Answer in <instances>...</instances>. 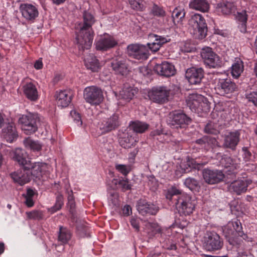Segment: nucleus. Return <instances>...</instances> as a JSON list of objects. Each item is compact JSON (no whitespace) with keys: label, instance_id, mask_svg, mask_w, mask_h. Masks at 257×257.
I'll return each mask as SVG.
<instances>
[{"label":"nucleus","instance_id":"1","mask_svg":"<svg viewBox=\"0 0 257 257\" xmlns=\"http://www.w3.org/2000/svg\"><path fill=\"white\" fill-rule=\"evenodd\" d=\"M167 199L174 200V203L180 215L187 216L191 214L195 210L196 201L188 194L181 193L177 188L173 187L166 195Z\"/></svg>","mask_w":257,"mask_h":257},{"label":"nucleus","instance_id":"2","mask_svg":"<svg viewBox=\"0 0 257 257\" xmlns=\"http://www.w3.org/2000/svg\"><path fill=\"white\" fill-rule=\"evenodd\" d=\"M95 22L93 16L89 12L84 11L83 15V24L76 37L75 42L78 47L89 48L93 41V32L91 27Z\"/></svg>","mask_w":257,"mask_h":257},{"label":"nucleus","instance_id":"3","mask_svg":"<svg viewBox=\"0 0 257 257\" xmlns=\"http://www.w3.org/2000/svg\"><path fill=\"white\" fill-rule=\"evenodd\" d=\"M189 25L190 32L196 38L202 39L207 35V24L200 14H195L192 16L189 21Z\"/></svg>","mask_w":257,"mask_h":257},{"label":"nucleus","instance_id":"4","mask_svg":"<svg viewBox=\"0 0 257 257\" xmlns=\"http://www.w3.org/2000/svg\"><path fill=\"white\" fill-rule=\"evenodd\" d=\"M167 122L172 128H184L192 122V119L182 111H174L169 113Z\"/></svg>","mask_w":257,"mask_h":257},{"label":"nucleus","instance_id":"5","mask_svg":"<svg viewBox=\"0 0 257 257\" xmlns=\"http://www.w3.org/2000/svg\"><path fill=\"white\" fill-rule=\"evenodd\" d=\"M39 121L38 114L28 113L20 117L19 123L21 125L22 130L25 134L31 135L37 131Z\"/></svg>","mask_w":257,"mask_h":257},{"label":"nucleus","instance_id":"6","mask_svg":"<svg viewBox=\"0 0 257 257\" xmlns=\"http://www.w3.org/2000/svg\"><path fill=\"white\" fill-rule=\"evenodd\" d=\"M215 90L219 95L230 97L237 90V86L230 78H219L215 87Z\"/></svg>","mask_w":257,"mask_h":257},{"label":"nucleus","instance_id":"7","mask_svg":"<svg viewBox=\"0 0 257 257\" xmlns=\"http://www.w3.org/2000/svg\"><path fill=\"white\" fill-rule=\"evenodd\" d=\"M206 99L201 95L190 94L187 100V105L192 111L199 113L207 112L209 110V106Z\"/></svg>","mask_w":257,"mask_h":257},{"label":"nucleus","instance_id":"8","mask_svg":"<svg viewBox=\"0 0 257 257\" xmlns=\"http://www.w3.org/2000/svg\"><path fill=\"white\" fill-rule=\"evenodd\" d=\"M83 97L86 102L92 105H99L103 99L101 89L96 86L86 87L83 91Z\"/></svg>","mask_w":257,"mask_h":257},{"label":"nucleus","instance_id":"9","mask_svg":"<svg viewBox=\"0 0 257 257\" xmlns=\"http://www.w3.org/2000/svg\"><path fill=\"white\" fill-rule=\"evenodd\" d=\"M223 241L220 236L215 232H209L204 237V246L210 251H214L221 249Z\"/></svg>","mask_w":257,"mask_h":257},{"label":"nucleus","instance_id":"10","mask_svg":"<svg viewBox=\"0 0 257 257\" xmlns=\"http://www.w3.org/2000/svg\"><path fill=\"white\" fill-rule=\"evenodd\" d=\"M170 90L166 86L154 87L149 92V97L152 101L157 103H164L168 100Z\"/></svg>","mask_w":257,"mask_h":257},{"label":"nucleus","instance_id":"11","mask_svg":"<svg viewBox=\"0 0 257 257\" xmlns=\"http://www.w3.org/2000/svg\"><path fill=\"white\" fill-rule=\"evenodd\" d=\"M120 124L119 116L114 113L109 117L102 119L98 123V127L102 134H106L115 130Z\"/></svg>","mask_w":257,"mask_h":257},{"label":"nucleus","instance_id":"12","mask_svg":"<svg viewBox=\"0 0 257 257\" xmlns=\"http://www.w3.org/2000/svg\"><path fill=\"white\" fill-rule=\"evenodd\" d=\"M25 168L30 172L31 177H33L34 179L40 180L47 171L48 165L43 162L33 163L30 161Z\"/></svg>","mask_w":257,"mask_h":257},{"label":"nucleus","instance_id":"13","mask_svg":"<svg viewBox=\"0 0 257 257\" xmlns=\"http://www.w3.org/2000/svg\"><path fill=\"white\" fill-rule=\"evenodd\" d=\"M224 176L222 171L217 169H206L203 171V179L205 182L209 184H215L221 182Z\"/></svg>","mask_w":257,"mask_h":257},{"label":"nucleus","instance_id":"14","mask_svg":"<svg viewBox=\"0 0 257 257\" xmlns=\"http://www.w3.org/2000/svg\"><path fill=\"white\" fill-rule=\"evenodd\" d=\"M240 133L239 130L230 132L224 136L223 147L235 151L240 141Z\"/></svg>","mask_w":257,"mask_h":257},{"label":"nucleus","instance_id":"15","mask_svg":"<svg viewBox=\"0 0 257 257\" xmlns=\"http://www.w3.org/2000/svg\"><path fill=\"white\" fill-rule=\"evenodd\" d=\"M212 49H202L201 55L204 59V63L209 67L216 68L220 67L221 61L220 57Z\"/></svg>","mask_w":257,"mask_h":257},{"label":"nucleus","instance_id":"16","mask_svg":"<svg viewBox=\"0 0 257 257\" xmlns=\"http://www.w3.org/2000/svg\"><path fill=\"white\" fill-rule=\"evenodd\" d=\"M137 207L139 213L143 216L147 214L155 215L159 211L158 206L144 199L138 201Z\"/></svg>","mask_w":257,"mask_h":257},{"label":"nucleus","instance_id":"17","mask_svg":"<svg viewBox=\"0 0 257 257\" xmlns=\"http://www.w3.org/2000/svg\"><path fill=\"white\" fill-rule=\"evenodd\" d=\"M10 176L15 183H17L21 186L28 183L31 180L30 172L24 167H22L17 171L12 173Z\"/></svg>","mask_w":257,"mask_h":257},{"label":"nucleus","instance_id":"18","mask_svg":"<svg viewBox=\"0 0 257 257\" xmlns=\"http://www.w3.org/2000/svg\"><path fill=\"white\" fill-rule=\"evenodd\" d=\"M20 10L22 16L29 21L34 22L39 15L37 8L32 4H22L20 5Z\"/></svg>","mask_w":257,"mask_h":257},{"label":"nucleus","instance_id":"19","mask_svg":"<svg viewBox=\"0 0 257 257\" xmlns=\"http://www.w3.org/2000/svg\"><path fill=\"white\" fill-rule=\"evenodd\" d=\"M22 90L25 96L30 101L35 102L37 101L40 97L36 85L32 82L25 83L23 87Z\"/></svg>","mask_w":257,"mask_h":257},{"label":"nucleus","instance_id":"20","mask_svg":"<svg viewBox=\"0 0 257 257\" xmlns=\"http://www.w3.org/2000/svg\"><path fill=\"white\" fill-rule=\"evenodd\" d=\"M204 77V70L201 68H192L188 69L186 73V77L191 84H199Z\"/></svg>","mask_w":257,"mask_h":257},{"label":"nucleus","instance_id":"21","mask_svg":"<svg viewBox=\"0 0 257 257\" xmlns=\"http://www.w3.org/2000/svg\"><path fill=\"white\" fill-rule=\"evenodd\" d=\"M154 70L158 74L165 77H170L175 73L174 66L166 61L161 64H157L154 66Z\"/></svg>","mask_w":257,"mask_h":257},{"label":"nucleus","instance_id":"22","mask_svg":"<svg viewBox=\"0 0 257 257\" xmlns=\"http://www.w3.org/2000/svg\"><path fill=\"white\" fill-rule=\"evenodd\" d=\"M73 92L70 90H61L56 94V100L58 106L65 107L72 101Z\"/></svg>","mask_w":257,"mask_h":257},{"label":"nucleus","instance_id":"23","mask_svg":"<svg viewBox=\"0 0 257 257\" xmlns=\"http://www.w3.org/2000/svg\"><path fill=\"white\" fill-rule=\"evenodd\" d=\"M84 62L87 69L93 72H97L100 69L99 61L93 54L89 53L84 55Z\"/></svg>","mask_w":257,"mask_h":257},{"label":"nucleus","instance_id":"24","mask_svg":"<svg viewBox=\"0 0 257 257\" xmlns=\"http://www.w3.org/2000/svg\"><path fill=\"white\" fill-rule=\"evenodd\" d=\"M149 39L150 42L147 43L149 48H152L154 47L155 48H160L171 40L168 37H164L153 34L149 35Z\"/></svg>","mask_w":257,"mask_h":257},{"label":"nucleus","instance_id":"25","mask_svg":"<svg viewBox=\"0 0 257 257\" xmlns=\"http://www.w3.org/2000/svg\"><path fill=\"white\" fill-rule=\"evenodd\" d=\"M149 39L150 42L147 43L149 48H152L154 47L155 48H160L171 40L168 37H164L153 34L149 35Z\"/></svg>","mask_w":257,"mask_h":257},{"label":"nucleus","instance_id":"26","mask_svg":"<svg viewBox=\"0 0 257 257\" xmlns=\"http://www.w3.org/2000/svg\"><path fill=\"white\" fill-rule=\"evenodd\" d=\"M250 184V181L248 180H235L230 184L229 190L234 192L237 195H240L246 192L247 188Z\"/></svg>","mask_w":257,"mask_h":257},{"label":"nucleus","instance_id":"27","mask_svg":"<svg viewBox=\"0 0 257 257\" xmlns=\"http://www.w3.org/2000/svg\"><path fill=\"white\" fill-rule=\"evenodd\" d=\"M3 134L5 139L9 143L14 142L18 136L13 123H8L7 127L3 129Z\"/></svg>","mask_w":257,"mask_h":257},{"label":"nucleus","instance_id":"28","mask_svg":"<svg viewBox=\"0 0 257 257\" xmlns=\"http://www.w3.org/2000/svg\"><path fill=\"white\" fill-rule=\"evenodd\" d=\"M189 7L191 9L205 13L209 11L210 4L207 0H191Z\"/></svg>","mask_w":257,"mask_h":257},{"label":"nucleus","instance_id":"29","mask_svg":"<svg viewBox=\"0 0 257 257\" xmlns=\"http://www.w3.org/2000/svg\"><path fill=\"white\" fill-rule=\"evenodd\" d=\"M208 162L207 158L204 156L202 158H196L195 159L188 158L186 165L190 168L199 170L206 165Z\"/></svg>","mask_w":257,"mask_h":257},{"label":"nucleus","instance_id":"30","mask_svg":"<svg viewBox=\"0 0 257 257\" xmlns=\"http://www.w3.org/2000/svg\"><path fill=\"white\" fill-rule=\"evenodd\" d=\"M13 159L17 161L22 167L25 168L31 161L27 158L25 151L20 148H17L14 152Z\"/></svg>","mask_w":257,"mask_h":257},{"label":"nucleus","instance_id":"31","mask_svg":"<svg viewBox=\"0 0 257 257\" xmlns=\"http://www.w3.org/2000/svg\"><path fill=\"white\" fill-rule=\"evenodd\" d=\"M127 53L130 57L142 61L147 59L150 55L148 49H127Z\"/></svg>","mask_w":257,"mask_h":257},{"label":"nucleus","instance_id":"32","mask_svg":"<svg viewBox=\"0 0 257 257\" xmlns=\"http://www.w3.org/2000/svg\"><path fill=\"white\" fill-rule=\"evenodd\" d=\"M111 67L116 74L124 75L128 71L126 60L122 59L114 60L111 62Z\"/></svg>","mask_w":257,"mask_h":257},{"label":"nucleus","instance_id":"33","mask_svg":"<svg viewBox=\"0 0 257 257\" xmlns=\"http://www.w3.org/2000/svg\"><path fill=\"white\" fill-rule=\"evenodd\" d=\"M72 236V233L70 230L66 227H59L58 239L62 244H67L71 239Z\"/></svg>","mask_w":257,"mask_h":257},{"label":"nucleus","instance_id":"34","mask_svg":"<svg viewBox=\"0 0 257 257\" xmlns=\"http://www.w3.org/2000/svg\"><path fill=\"white\" fill-rule=\"evenodd\" d=\"M137 141L129 133L124 134V136L120 138L119 144L124 149H128L134 146Z\"/></svg>","mask_w":257,"mask_h":257},{"label":"nucleus","instance_id":"35","mask_svg":"<svg viewBox=\"0 0 257 257\" xmlns=\"http://www.w3.org/2000/svg\"><path fill=\"white\" fill-rule=\"evenodd\" d=\"M232 225L229 222L223 228L224 237L230 244L234 245L235 243L234 237L236 234L232 228Z\"/></svg>","mask_w":257,"mask_h":257},{"label":"nucleus","instance_id":"36","mask_svg":"<svg viewBox=\"0 0 257 257\" xmlns=\"http://www.w3.org/2000/svg\"><path fill=\"white\" fill-rule=\"evenodd\" d=\"M97 44L96 48H111L117 46V42L112 37L108 36L102 39Z\"/></svg>","mask_w":257,"mask_h":257},{"label":"nucleus","instance_id":"37","mask_svg":"<svg viewBox=\"0 0 257 257\" xmlns=\"http://www.w3.org/2000/svg\"><path fill=\"white\" fill-rule=\"evenodd\" d=\"M216 10L223 15H229L234 10V6L230 2L220 3L217 5Z\"/></svg>","mask_w":257,"mask_h":257},{"label":"nucleus","instance_id":"38","mask_svg":"<svg viewBox=\"0 0 257 257\" xmlns=\"http://www.w3.org/2000/svg\"><path fill=\"white\" fill-rule=\"evenodd\" d=\"M137 92L138 90L133 87H124L122 90L120 92V95L122 99L125 100L126 101H130L133 99Z\"/></svg>","mask_w":257,"mask_h":257},{"label":"nucleus","instance_id":"39","mask_svg":"<svg viewBox=\"0 0 257 257\" xmlns=\"http://www.w3.org/2000/svg\"><path fill=\"white\" fill-rule=\"evenodd\" d=\"M231 68V74L233 77L238 78L243 71V62L240 59L236 60L234 63L232 64Z\"/></svg>","mask_w":257,"mask_h":257},{"label":"nucleus","instance_id":"40","mask_svg":"<svg viewBox=\"0 0 257 257\" xmlns=\"http://www.w3.org/2000/svg\"><path fill=\"white\" fill-rule=\"evenodd\" d=\"M112 183L114 185V188L119 187L123 192L131 189V185L129 184L128 179H113L112 180Z\"/></svg>","mask_w":257,"mask_h":257},{"label":"nucleus","instance_id":"41","mask_svg":"<svg viewBox=\"0 0 257 257\" xmlns=\"http://www.w3.org/2000/svg\"><path fill=\"white\" fill-rule=\"evenodd\" d=\"M130 127L134 132L141 134L148 129L149 124L139 121H132L130 124Z\"/></svg>","mask_w":257,"mask_h":257},{"label":"nucleus","instance_id":"42","mask_svg":"<svg viewBox=\"0 0 257 257\" xmlns=\"http://www.w3.org/2000/svg\"><path fill=\"white\" fill-rule=\"evenodd\" d=\"M24 144L26 148L29 149L34 152H38L41 150L42 146L39 142L32 140L30 137L25 139Z\"/></svg>","mask_w":257,"mask_h":257},{"label":"nucleus","instance_id":"43","mask_svg":"<svg viewBox=\"0 0 257 257\" xmlns=\"http://www.w3.org/2000/svg\"><path fill=\"white\" fill-rule=\"evenodd\" d=\"M185 16V12L183 9L180 7L176 8L172 13V18L174 25L181 21Z\"/></svg>","mask_w":257,"mask_h":257},{"label":"nucleus","instance_id":"44","mask_svg":"<svg viewBox=\"0 0 257 257\" xmlns=\"http://www.w3.org/2000/svg\"><path fill=\"white\" fill-rule=\"evenodd\" d=\"M157 231L161 235L160 242H165L166 240L169 239V237L172 235V229L170 227L162 229L160 226H158Z\"/></svg>","mask_w":257,"mask_h":257},{"label":"nucleus","instance_id":"45","mask_svg":"<svg viewBox=\"0 0 257 257\" xmlns=\"http://www.w3.org/2000/svg\"><path fill=\"white\" fill-rule=\"evenodd\" d=\"M232 225L233 229L235 230V232L238 236L242 237L243 239H245L247 237V235L245 234L242 230V227L240 222L238 220L232 221L229 222Z\"/></svg>","mask_w":257,"mask_h":257},{"label":"nucleus","instance_id":"46","mask_svg":"<svg viewBox=\"0 0 257 257\" xmlns=\"http://www.w3.org/2000/svg\"><path fill=\"white\" fill-rule=\"evenodd\" d=\"M184 184L192 191H198L200 188L198 182L193 178H188L186 179Z\"/></svg>","mask_w":257,"mask_h":257},{"label":"nucleus","instance_id":"47","mask_svg":"<svg viewBox=\"0 0 257 257\" xmlns=\"http://www.w3.org/2000/svg\"><path fill=\"white\" fill-rule=\"evenodd\" d=\"M131 7L138 11H143L146 8L145 2L143 0H128Z\"/></svg>","mask_w":257,"mask_h":257},{"label":"nucleus","instance_id":"48","mask_svg":"<svg viewBox=\"0 0 257 257\" xmlns=\"http://www.w3.org/2000/svg\"><path fill=\"white\" fill-rule=\"evenodd\" d=\"M27 217L30 219L41 220L43 219L44 215L43 212L41 210H34L30 212H27Z\"/></svg>","mask_w":257,"mask_h":257},{"label":"nucleus","instance_id":"49","mask_svg":"<svg viewBox=\"0 0 257 257\" xmlns=\"http://www.w3.org/2000/svg\"><path fill=\"white\" fill-rule=\"evenodd\" d=\"M64 204L63 197L62 194H58L56 197V203L55 205L51 208L50 211L52 212H55L59 210Z\"/></svg>","mask_w":257,"mask_h":257},{"label":"nucleus","instance_id":"50","mask_svg":"<svg viewBox=\"0 0 257 257\" xmlns=\"http://www.w3.org/2000/svg\"><path fill=\"white\" fill-rule=\"evenodd\" d=\"M151 13L153 16L159 17H164L166 15V12L164 9L156 4H154L152 8Z\"/></svg>","mask_w":257,"mask_h":257},{"label":"nucleus","instance_id":"51","mask_svg":"<svg viewBox=\"0 0 257 257\" xmlns=\"http://www.w3.org/2000/svg\"><path fill=\"white\" fill-rule=\"evenodd\" d=\"M245 95L248 102L252 103L253 106L257 108V90L247 93Z\"/></svg>","mask_w":257,"mask_h":257},{"label":"nucleus","instance_id":"52","mask_svg":"<svg viewBox=\"0 0 257 257\" xmlns=\"http://www.w3.org/2000/svg\"><path fill=\"white\" fill-rule=\"evenodd\" d=\"M216 125L214 123H207L204 128V132L209 134L217 135L219 133V131L216 128Z\"/></svg>","mask_w":257,"mask_h":257},{"label":"nucleus","instance_id":"53","mask_svg":"<svg viewBox=\"0 0 257 257\" xmlns=\"http://www.w3.org/2000/svg\"><path fill=\"white\" fill-rule=\"evenodd\" d=\"M70 115L73 119L74 121L78 126H81L82 124V121L81 118L80 114L75 110H72L70 112Z\"/></svg>","mask_w":257,"mask_h":257},{"label":"nucleus","instance_id":"54","mask_svg":"<svg viewBox=\"0 0 257 257\" xmlns=\"http://www.w3.org/2000/svg\"><path fill=\"white\" fill-rule=\"evenodd\" d=\"M116 170L124 176H126L130 171L125 165L117 164L115 165Z\"/></svg>","mask_w":257,"mask_h":257},{"label":"nucleus","instance_id":"55","mask_svg":"<svg viewBox=\"0 0 257 257\" xmlns=\"http://www.w3.org/2000/svg\"><path fill=\"white\" fill-rule=\"evenodd\" d=\"M163 243V247L168 250H176L177 246L175 244L172 242L171 240L168 239L165 242H162Z\"/></svg>","mask_w":257,"mask_h":257},{"label":"nucleus","instance_id":"56","mask_svg":"<svg viewBox=\"0 0 257 257\" xmlns=\"http://www.w3.org/2000/svg\"><path fill=\"white\" fill-rule=\"evenodd\" d=\"M236 19L242 23H246L247 20V15L246 11H242L241 12H238L236 16Z\"/></svg>","mask_w":257,"mask_h":257},{"label":"nucleus","instance_id":"57","mask_svg":"<svg viewBox=\"0 0 257 257\" xmlns=\"http://www.w3.org/2000/svg\"><path fill=\"white\" fill-rule=\"evenodd\" d=\"M242 151L243 153L242 156L245 161H249L252 159V154L249 151L248 149L246 147H243L242 149Z\"/></svg>","mask_w":257,"mask_h":257},{"label":"nucleus","instance_id":"58","mask_svg":"<svg viewBox=\"0 0 257 257\" xmlns=\"http://www.w3.org/2000/svg\"><path fill=\"white\" fill-rule=\"evenodd\" d=\"M109 201L111 202V203L116 206L118 204V195L116 193H111L109 197L108 198Z\"/></svg>","mask_w":257,"mask_h":257},{"label":"nucleus","instance_id":"59","mask_svg":"<svg viewBox=\"0 0 257 257\" xmlns=\"http://www.w3.org/2000/svg\"><path fill=\"white\" fill-rule=\"evenodd\" d=\"M207 138L210 149H214L215 147L219 146L218 142L215 138L209 137H207Z\"/></svg>","mask_w":257,"mask_h":257},{"label":"nucleus","instance_id":"60","mask_svg":"<svg viewBox=\"0 0 257 257\" xmlns=\"http://www.w3.org/2000/svg\"><path fill=\"white\" fill-rule=\"evenodd\" d=\"M131 224L137 231L140 230V220L135 218H132L131 220Z\"/></svg>","mask_w":257,"mask_h":257},{"label":"nucleus","instance_id":"61","mask_svg":"<svg viewBox=\"0 0 257 257\" xmlns=\"http://www.w3.org/2000/svg\"><path fill=\"white\" fill-rule=\"evenodd\" d=\"M122 214L124 216H129L132 213V208L128 205H125L122 209Z\"/></svg>","mask_w":257,"mask_h":257},{"label":"nucleus","instance_id":"62","mask_svg":"<svg viewBox=\"0 0 257 257\" xmlns=\"http://www.w3.org/2000/svg\"><path fill=\"white\" fill-rule=\"evenodd\" d=\"M67 206L69 208V212L72 214V216H74L75 208V201H68Z\"/></svg>","mask_w":257,"mask_h":257},{"label":"nucleus","instance_id":"63","mask_svg":"<svg viewBox=\"0 0 257 257\" xmlns=\"http://www.w3.org/2000/svg\"><path fill=\"white\" fill-rule=\"evenodd\" d=\"M139 152L138 149H135L128 154V159L130 162H133Z\"/></svg>","mask_w":257,"mask_h":257},{"label":"nucleus","instance_id":"64","mask_svg":"<svg viewBox=\"0 0 257 257\" xmlns=\"http://www.w3.org/2000/svg\"><path fill=\"white\" fill-rule=\"evenodd\" d=\"M34 68L37 70H40L42 69L43 67V64L42 62V58H40L37 60L34 63Z\"/></svg>","mask_w":257,"mask_h":257}]
</instances>
